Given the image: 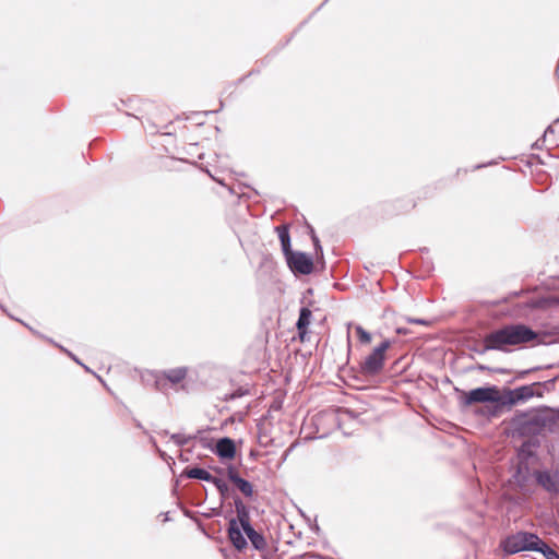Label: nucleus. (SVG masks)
<instances>
[{
	"label": "nucleus",
	"mask_w": 559,
	"mask_h": 559,
	"mask_svg": "<svg viewBox=\"0 0 559 559\" xmlns=\"http://www.w3.org/2000/svg\"><path fill=\"white\" fill-rule=\"evenodd\" d=\"M537 337L538 334L524 324H510L487 334L484 345L486 349L504 350L507 346L526 344Z\"/></svg>",
	"instance_id": "1"
},
{
	"label": "nucleus",
	"mask_w": 559,
	"mask_h": 559,
	"mask_svg": "<svg viewBox=\"0 0 559 559\" xmlns=\"http://www.w3.org/2000/svg\"><path fill=\"white\" fill-rule=\"evenodd\" d=\"M173 439L179 445L191 443L192 448L214 451L215 454H236V443L233 439L225 437L214 439L210 436L200 435L195 437H185L182 435H174Z\"/></svg>",
	"instance_id": "2"
},
{
	"label": "nucleus",
	"mask_w": 559,
	"mask_h": 559,
	"mask_svg": "<svg viewBox=\"0 0 559 559\" xmlns=\"http://www.w3.org/2000/svg\"><path fill=\"white\" fill-rule=\"evenodd\" d=\"M538 537L535 533L520 531L508 536L501 546L510 555L521 551H534Z\"/></svg>",
	"instance_id": "3"
},
{
	"label": "nucleus",
	"mask_w": 559,
	"mask_h": 559,
	"mask_svg": "<svg viewBox=\"0 0 559 559\" xmlns=\"http://www.w3.org/2000/svg\"><path fill=\"white\" fill-rule=\"evenodd\" d=\"M391 347L390 341H383L361 362V371L365 376H376L384 367L385 353Z\"/></svg>",
	"instance_id": "4"
},
{
	"label": "nucleus",
	"mask_w": 559,
	"mask_h": 559,
	"mask_svg": "<svg viewBox=\"0 0 559 559\" xmlns=\"http://www.w3.org/2000/svg\"><path fill=\"white\" fill-rule=\"evenodd\" d=\"M487 402L496 403L501 406L502 396L497 386L477 388L464 393V403L466 405Z\"/></svg>",
	"instance_id": "5"
},
{
	"label": "nucleus",
	"mask_w": 559,
	"mask_h": 559,
	"mask_svg": "<svg viewBox=\"0 0 559 559\" xmlns=\"http://www.w3.org/2000/svg\"><path fill=\"white\" fill-rule=\"evenodd\" d=\"M532 476L535 483L547 493L559 496V472L550 469H534Z\"/></svg>",
	"instance_id": "6"
},
{
	"label": "nucleus",
	"mask_w": 559,
	"mask_h": 559,
	"mask_svg": "<svg viewBox=\"0 0 559 559\" xmlns=\"http://www.w3.org/2000/svg\"><path fill=\"white\" fill-rule=\"evenodd\" d=\"M236 508L238 511V515L239 516L242 515L240 508L243 511L245 510L243 504L241 502L236 501ZM242 532H243V530L240 525V520L237 521V520L233 519L229 521L228 538H229L230 543L233 544V546L239 551L247 547V539L245 538Z\"/></svg>",
	"instance_id": "7"
},
{
	"label": "nucleus",
	"mask_w": 559,
	"mask_h": 559,
	"mask_svg": "<svg viewBox=\"0 0 559 559\" xmlns=\"http://www.w3.org/2000/svg\"><path fill=\"white\" fill-rule=\"evenodd\" d=\"M286 262L294 273L302 275L312 273L314 267L312 259L302 252H292L286 257Z\"/></svg>",
	"instance_id": "8"
},
{
	"label": "nucleus",
	"mask_w": 559,
	"mask_h": 559,
	"mask_svg": "<svg viewBox=\"0 0 559 559\" xmlns=\"http://www.w3.org/2000/svg\"><path fill=\"white\" fill-rule=\"evenodd\" d=\"M240 525L249 538L250 543L257 550H265L267 547V543L264 536L258 533L250 524L248 514L243 511L242 515H240Z\"/></svg>",
	"instance_id": "9"
},
{
	"label": "nucleus",
	"mask_w": 559,
	"mask_h": 559,
	"mask_svg": "<svg viewBox=\"0 0 559 559\" xmlns=\"http://www.w3.org/2000/svg\"><path fill=\"white\" fill-rule=\"evenodd\" d=\"M534 395V390L532 385H523L516 388L514 390H509L506 395L502 397L501 406L504 405H515L519 402L526 401Z\"/></svg>",
	"instance_id": "10"
},
{
	"label": "nucleus",
	"mask_w": 559,
	"mask_h": 559,
	"mask_svg": "<svg viewBox=\"0 0 559 559\" xmlns=\"http://www.w3.org/2000/svg\"><path fill=\"white\" fill-rule=\"evenodd\" d=\"M187 374L188 369L186 367L169 369L156 377V384L160 388L165 385V381H169L171 384H179L187 378Z\"/></svg>",
	"instance_id": "11"
},
{
	"label": "nucleus",
	"mask_w": 559,
	"mask_h": 559,
	"mask_svg": "<svg viewBox=\"0 0 559 559\" xmlns=\"http://www.w3.org/2000/svg\"><path fill=\"white\" fill-rule=\"evenodd\" d=\"M183 474L189 478H197L205 481H211L221 491H223V489L226 487V485L221 478L213 476L210 472H207L204 468L193 467L190 469H186Z\"/></svg>",
	"instance_id": "12"
},
{
	"label": "nucleus",
	"mask_w": 559,
	"mask_h": 559,
	"mask_svg": "<svg viewBox=\"0 0 559 559\" xmlns=\"http://www.w3.org/2000/svg\"><path fill=\"white\" fill-rule=\"evenodd\" d=\"M531 477H533L532 473H530L528 468L526 466H523V463L520 462L518 464L515 473L513 474V478L518 487L523 492H528V483Z\"/></svg>",
	"instance_id": "13"
},
{
	"label": "nucleus",
	"mask_w": 559,
	"mask_h": 559,
	"mask_svg": "<svg viewBox=\"0 0 559 559\" xmlns=\"http://www.w3.org/2000/svg\"><path fill=\"white\" fill-rule=\"evenodd\" d=\"M228 478L246 497L252 496V485L248 480L241 478L234 468L228 469Z\"/></svg>",
	"instance_id": "14"
},
{
	"label": "nucleus",
	"mask_w": 559,
	"mask_h": 559,
	"mask_svg": "<svg viewBox=\"0 0 559 559\" xmlns=\"http://www.w3.org/2000/svg\"><path fill=\"white\" fill-rule=\"evenodd\" d=\"M311 317L312 312L309 308L304 307L300 309L299 318L296 325L301 342H304L306 338L308 326L310 325L311 322Z\"/></svg>",
	"instance_id": "15"
},
{
	"label": "nucleus",
	"mask_w": 559,
	"mask_h": 559,
	"mask_svg": "<svg viewBox=\"0 0 559 559\" xmlns=\"http://www.w3.org/2000/svg\"><path fill=\"white\" fill-rule=\"evenodd\" d=\"M278 238L281 240L282 249L284 252L285 258L289 255L292 252H294L290 248V236L287 225H280L275 228Z\"/></svg>",
	"instance_id": "16"
},
{
	"label": "nucleus",
	"mask_w": 559,
	"mask_h": 559,
	"mask_svg": "<svg viewBox=\"0 0 559 559\" xmlns=\"http://www.w3.org/2000/svg\"><path fill=\"white\" fill-rule=\"evenodd\" d=\"M537 552L543 554L546 559H559V554L551 548L547 543H545L540 537H538L535 550Z\"/></svg>",
	"instance_id": "17"
},
{
	"label": "nucleus",
	"mask_w": 559,
	"mask_h": 559,
	"mask_svg": "<svg viewBox=\"0 0 559 559\" xmlns=\"http://www.w3.org/2000/svg\"><path fill=\"white\" fill-rule=\"evenodd\" d=\"M356 335L360 343L362 344H370L371 343V335L369 332H367L362 326L357 325L355 328Z\"/></svg>",
	"instance_id": "18"
},
{
	"label": "nucleus",
	"mask_w": 559,
	"mask_h": 559,
	"mask_svg": "<svg viewBox=\"0 0 559 559\" xmlns=\"http://www.w3.org/2000/svg\"><path fill=\"white\" fill-rule=\"evenodd\" d=\"M404 207H407V211L416 207V201L414 199L405 200Z\"/></svg>",
	"instance_id": "19"
},
{
	"label": "nucleus",
	"mask_w": 559,
	"mask_h": 559,
	"mask_svg": "<svg viewBox=\"0 0 559 559\" xmlns=\"http://www.w3.org/2000/svg\"><path fill=\"white\" fill-rule=\"evenodd\" d=\"M408 322L411 323H417V324H425V321L420 319H408Z\"/></svg>",
	"instance_id": "20"
},
{
	"label": "nucleus",
	"mask_w": 559,
	"mask_h": 559,
	"mask_svg": "<svg viewBox=\"0 0 559 559\" xmlns=\"http://www.w3.org/2000/svg\"><path fill=\"white\" fill-rule=\"evenodd\" d=\"M312 239H313L316 246H318V242H319L318 238L316 236H313Z\"/></svg>",
	"instance_id": "21"
},
{
	"label": "nucleus",
	"mask_w": 559,
	"mask_h": 559,
	"mask_svg": "<svg viewBox=\"0 0 559 559\" xmlns=\"http://www.w3.org/2000/svg\"><path fill=\"white\" fill-rule=\"evenodd\" d=\"M221 457H222V459H228V460H230V459H234L235 456L228 455V456H221Z\"/></svg>",
	"instance_id": "22"
},
{
	"label": "nucleus",
	"mask_w": 559,
	"mask_h": 559,
	"mask_svg": "<svg viewBox=\"0 0 559 559\" xmlns=\"http://www.w3.org/2000/svg\"><path fill=\"white\" fill-rule=\"evenodd\" d=\"M397 333H404V330L399 329Z\"/></svg>",
	"instance_id": "23"
}]
</instances>
